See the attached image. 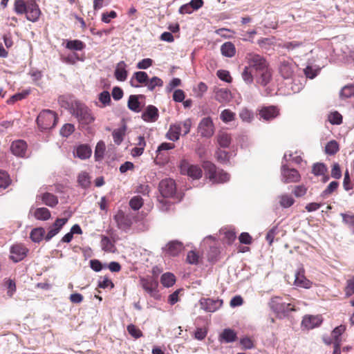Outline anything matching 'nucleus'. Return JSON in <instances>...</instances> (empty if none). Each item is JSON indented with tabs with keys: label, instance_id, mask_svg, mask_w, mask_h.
Masks as SVG:
<instances>
[{
	"label": "nucleus",
	"instance_id": "59",
	"mask_svg": "<svg viewBox=\"0 0 354 354\" xmlns=\"http://www.w3.org/2000/svg\"><path fill=\"white\" fill-rule=\"evenodd\" d=\"M199 256L194 250H191L187 253L186 261L189 264H196L198 262Z\"/></svg>",
	"mask_w": 354,
	"mask_h": 354
},
{
	"label": "nucleus",
	"instance_id": "6",
	"mask_svg": "<svg viewBox=\"0 0 354 354\" xmlns=\"http://www.w3.org/2000/svg\"><path fill=\"white\" fill-rule=\"evenodd\" d=\"M204 169L209 180L214 183H222L229 180L230 175L222 169H217L210 162L204 163Z\"/></svg>",
	"mask_w": 354,
	"mask_h": 354
},
{
	"label": "nucleus",
	"instance_id": "48",
	"mask_svg": "<svg viewBox=\"0 0 354 354\" xmlns=\"http://www.w3.org/2000/svg\"><path fill=\"white\" fill-rule=\"evenodd\" d=\"M339 151V145L335 140H330L325 147V151L328 155H334Z\"/></svg>",
	"mask_w": 354,
	"mask_h": 354
},
{
	"label": "nucleus",
	"instance_id": "21",
	"mask_svg": "<svg viewBox=\"0 0 354 354\" xmlns=\"http://www.w3.org/2000/svg\"><path fill=\"white\" fill-rule=\"evenodd\" d=\"M10 150L15 156L24 158L26 154L27 144L21 140H15L12 142Z\"/></svg>",
	"mask_w": 354,
	"mask_h": 354
},
{
	"label": "nucleus",
	"instance_id": "38",
	"mask_svg": "<svg viewBox=\"0 0 354 354\" xmlns=\"http://www.w3.org/2000/svg\"><path fill=\"white\" fill-rule=\"evenodd\" d=\"M126 130H127L126 126L123 125L122 127H121L118 129H116L113 131L112 135H113V141L116 145H119L120 144H121V142H122V140L124 139V136L125 135Z\"/></svg>",
	"mask_w": 354,
	"mask_h": 354
},
{
	"label": "nucleus",
	"instance_id": "56",
	"mask_svg": "<svg viewBox=\"0 0 354 354\" xmlns=\"http://www.w3.org/2000/svg\"><path fill=\"white\" fill-rule=\"evenodd\" d=\"M328 120L333 124H340L342 122V116L337 111H335L328 115Z\"/></svg>",
	"mask_w": 354,
	"mask_h": 354
},
{
	"label": "nucleus",
	"instance_id": "57",
	"mask_svg": "<svg viewBox=\"0 0 354 354\" xmlns=\"http://www.w3.org/2000/svg\"><path fill=\"white\" fill-rule=\"evenodd\" d=\"M216 75L220 80H221L222 81H224L225 82L230 83L232 80V78L230 73L228 71L218 70L216 72Z\"/></svg>",
	"mask_w": 354,
	"mask_h": 354
},
{
	"label": "nucleus",
	"instance_id": "18",
	"mask_svg": "<svg viewBox=\"0 0 354 354\" xmlns=\"http://www.w3.org/2000/svg\"><path fill=\"white\" fill-rule=\"evenodd\" d=\"M296 68L295 64L292 60H283L279 66V73L285 79L290 78Z\"/></svg>",
	"mask_w": 354,
	"mask_h": 354
},
{
	"label": "nucleus",
	"instance_id": "16",
	"mask_svg": "<svg viewBox=\"0 0 354 354\" xmlns=\"http://www.w3.org/2000/svg\"><path fill=\"white\" fill-rule=\"evenodd\" d=\"M176 190V183L172 179H164L159 184V191L164 198L172 197Z\"/></svg>",
	"mask_w": 354,
	"mask_h": 354
},
{
	"label": "nucleus",
	"instance_id": "36",
	"mask_svg": "<svg viewBox=\"0 0 354 354\" xmlns=\"http://www.w3.org/2000/svg\"><path fill=\"white\" fill-rule=\"evenodd\" d=\"M239 116L241 121L245 123H251L254 118L253 111L245 107L240 110Z\"/></svg>",
	"mask_w": 354,
	"mask_h": 354
},
{
	"label": "nucleus",
	"instance_id": "37",
	"mask_svg": "<svg viewBox=\"0 0 354 354\" xmlns=\"http://www.w3.org/2000/svg\"><path fill=\"white\" fill-rule=\"evenodd\" d=\"M283 160L286 162H292L296 165H300L303 161L302 158L297 154V152L293 153L290 151L285 153Z\"/></svg>",
	"mask_w": 354,
	"mask_h": 354
},
{
	"label": "nucleus",
	"instance_id": "26",
	"mask_svg": "<svg viewBox=\"0 0 354 354\" xmlns=\"http://www.w3.org/2000/svg\"><path fill=\"white\" fill-rule=\"evenodd\" d=\"M73 153L75 157L81 160H85L91 157L92 150L87 145H80L75 148Z\"/></svg>",
	"mask_w": 354,
	"mask_h": 354
},
{
	"label": "nucleus",
	"instance_id": "29",
	"mask_svg": "<svg viewBox=\"0 0 354 354\" xmlns=\"http://www.w3.org/2000/svg\"><path fill=\"white\" fill-rule=\"evenodd\" d=\"M100 246L105 252L115 253L117 250L114 243L105 235L101 236Z\"/></svg>",
	"mask_w": 354,
	"mask_h": 354
},
{
	"label": "nucleus",
	"instance_id": "44",
	"mask_svg": "<svg viewBox=\"0 0 354 354\" xmlns=\"http://www.w3.org/2000/svg\"><path fill=\"white\" fill-rule=\"evenodd\" d=\"M84 47L85 44L78 39L67 41L66 44V48L73 50H82Z\"/></svg>",
	"mask_w": 354,
	"mask_h": 354
},
{
	"label": "nucleus",
	"instance_id": "25",
	"mask_svg": "<svg viewBox=\"0 0 354 354\" xmlns=\"http://www.w3.org/2000/svg\"><path fill=\"white\" fill-rule=\"evenodd\" d=\"M322 318L318 315H307L304 317L301 325L306 329H312L316 326H318L322 323Z\"/></svg>",
	"mask_w": 354,
	"mask_h": 354
},
{
	"label": "nucleus",
	"instance_id": "34",
	"mask_svg": "<svg viewBox=\"0 0 354 354\" xmlns=\"http://www.w3.org/2000/svg\"><path fill=\"white\" fill-rule=\"evenodd\" d=\"M217 142L220 147L227 148L232 142L231 135L225 131H220L217 135Z\"/></svg>",
	"mask_w": 354,
	"mask_h": 354
},
{
	"label": "nucleus",
	"instance_id": "30",
	"mask_svg": "<svg viewBox=\"0 0 354 354\" xmlns=\"http://www.w3.org/2000/svg\"><path fill=\"white\" fill-rule=\"evenodd\" d=\"M326 171L327 167L324 163L317 162L313 165L312 173L317 176H322L324 182H326L329 179V177L326 176Z\"/></svg>",
	"mask_w": 354,
	"mask_h": 354
},
{
	"label": "nucleus",
	"instance_id": "52",
	"mask_svg": "<svg viewBox=\"0 0 354 354\" xmlns=\"http://www.w3.org/2000/svg\"><path fill=\"white\" fill-rule=\"evenodd\" d=\"M10 182L11 180L8 174L0 170V187L6 189L10 184Z\"/></svg>",
	"mask_w": 354,
	"mask_h": 354
},
{
	"label": "nucleus",
	"instance_id": "10",
	"mask_svg": "<svg viewBox=\"0 0 354 354\" xmlns=\"http://www.w3.org/2000/svg\"><path fill=\"white\" fill-rule=\"evenodd\" d=\"M133 216L129 213H125L122 210H118L113 216L118 227L123 231H127L133 223Z\"/></svg>",
	"mask_w": 354,
	"mask_h": 354
},
{
	"label": "nucleus",
	"instance_id": "58",
	"mask_svg": "<svg viewBox=\"0 0 354 354\" xmlns=\"http://www.w3.org/2000/svg\"><path fill=\"white\" fill-rule=\"evenodd\" d=\"M127 331L134 338H139L142 335L141 330L133 324L127 326Z\"/></svg>",
	"mask_w": 354,
	"mask_h": 354
},
{
	"label": "nucleus",
	"instance_id": "50",
	"mask_svg": "<svg viewBox=\"0 0 354 354\" xmlns=\"http://www.w3.org/2000/svg\"><path fill=\"white\" fill-rule=\"evenodd\" d=\"M340 95L341 97L346 98L354 96V85L348 84L344 86L341 90Z\"/></svg>",
	"mask_w": 354,
	"mask_h": 354
},
{
	"label": "nucleus",
	"instance_id": "13",
	"mask_svg": "<svg viewBox=\"0 0 354 354\" xmlns=\"http://www.w3.org/2000/svg\"><path fill=\"white\" fill-rule=\"evenodd\" d=\"M28 252V249L23 244H14L10 249V258L15 263L19 262L26 257Z\"/></svg>",
	"mask_w": 354,
	"mask_h": 354
},
{
	"label": "nucleus",
	"instance_id": "62",
	"mask_svg": "<svg viewBox=\"0 0 354 354\" xmlns=\"http://www.w3.org/2000/svg\"><path fill=\"white\" fill-rule=\"evenodd\" d=\"M303 46V43L298 41H292L286 42L283 44V47L288 50H294Z\"/></svg>",
	"mask_w": 354,
	"mask_h": 354
},
{
	"label": "nucleus",
	"instance_id": "42",
	"mask_svg": "<svg viewBox=\"0 0 354 354\" xmlns=\"http://www.w3.org/2000/svg\"><path fill=\"white\" fill-rule=\"evenodd\" d=\"M236 118V113L229 109H224L221 112L220 119L224 123H229L234 121Z\"/></svg>",
	"mask_w": 354,
	"mask_h": 354
},
{
	"label": "nucleus",
	"instance_id": "24",
	"mask_svg": "<svg viewBox=\"0 0 354 354\" xmlns=\"http://www.w3.org/2000/svg\"><path fill=\"white\" fill-rule=\"evenodd\" d=\"M214 92V98L219 103L226 104L232 98L231 91L229 89L216 88Z\"/></svg>",
	"mask_w": 354,
	"mask_h": 354
},
{
	"label": "nucleus",
	"instance_id": "32",
	"mask_svg": "<svg viewBox=\"0 0 354 354\" xmlns=\"http://www.w3.org/2000/svg\"><path fill=\"white\" fill-rule=\"evenodd\" d=\"M236 339V333L230 328L224 329L219 335V341L221 342L230 343Z\"/></svg>",
	"mask_w": 354,
	"mask_h": 354
},
{
	"label": "nucleus",
	"instance_id": "17",
	"mask_svg": "<svg viewBox=\"0 0 354 354\" xmlns=\"http://www.w3.org/2000/svg\"><path fill=\"white\" fill-rule=\"evenodd\" d=\"M294 284L297 287L306 289L310 288L312 286V282L305 277V270L302 265L298 268L297 271L295 273Z\"/></svg>",
	"mask_w": 354,
	"mask_h": 354
},
{
	"label": "nucleus",
	"instance_id": "43",
	"mask_svg": "<svg viewBox=\"0 0 354 354\" xmlns=\"http://www.w3.org/2000/svg\"><path fill=\"white\" fill-rule=\"evenodd\" d=\"M160 281L165 287L169 288L174 284L176 278L173 274L167 272L161 276Z\"/></svg>",
	"mask_w": 354,
	"mask_h": 354
},
{
	"label": "nucleus",
	"instance_id": "22",
	"mask_svg": "<svg viewBox=\"0 0 354 354\" xmlns=\"http://www.w3.org/2000/svg\"><path fill=\"white\" fill-rule=\"evenodd\" d=\"M68 219L66 218H57L53 225L49 227V230L45 236V239L48 241L58 234L62 227L66 223Z\"/></svg>",
	"mask_w": 354,
	"mask_h": 354
},
{
	"label": "nucleus",
	"instance_id": "40",
	"mask_svg": "<svg viewBox=\"0 0 354 354\" xmlns=\"http://www.w3.org/2000/svg\"><path fill=\"white\" fill-rule=\"evenodd\" d=\"M162 86L163 81L160 78L154 76L150 79L148 78L145 86H146L149 91H153L156 87H162Z\"/></svg>",
	"mask_w": 354,
	"mask_h": 354
},
{
	"label": "nucleus",
	"instance_id": "14",
	"mask_svg": "<svg viewBox=\"0 0 354 354\" xmlns=\"http://www.w3.org/2000/svg\"><path fill=\"white\" fill-rule=\"evenodd\" d=\"M272 78V74L269 66L263 70L254 74V80L255 79L256 85L266 87L269 84Z\"/></svg>",
	"mask_w": 354,
	"mask_h": 354
},
{
	"label": "nucleus",
	"instance_id": "61",
	"mask_svg": "<svg viewBox=\"0 0 354 354\" xmlns=\"http://www.w3.org/2000/svg\"><path fill=\"white\" fill-rule=\"evenodd\" d=\"M75 130V127L71 124H64L60 130V133L64 137H68L70 136Z\"/></svg>",
	"mask_w": 354,
	"mask_h": 354
},
{
	"label": "nucleus",
	"instance_id": "27",
	"mask_svg": "<svg viewBox=\"0 0 354 354\" xmlns=\"http://www.w3.org/2000/svg\"><path fill=\"white\" fill-rule=\"evenodd\" d=\"M127 64L124 61L118 62L115 66L114 75L117 80L124 82L127 78Z\"/></svg>",
	"mask_w": 354,
	"mask_h": 354
},
{
	"label": "nucleus",
	"instance_id": "45",
	"mask_svg": "<svg viewBox=\"0 0 354 354\" xmlns=\"http://www.w3.org/2000/svg\"><path fill=\"white\" fill-rule=\"evenodd\" d=\"M105 149L106 146L104 142L100 141L97 143L94 153L95 160L98 161L103 158Z\"/></svg>",
	"mask_w": 354,
	"mask_h": 354
},
{
	"label": "nucleus",
	"instance_id": "35",
	"mask_svg": "<svg viewBox=\"0 0 354 354\" xmlns=\"http://www.w3.org/2000/svg\"><path fill=\"white\" fill-rule=\"evenodd\" d=\"M142 97V95H130L128 100V108L136 113H138L141 111L140 103L139 102V98Z\"/></svg>",
	"mask_w": 354,
	"mask_h": 354
},
{
	"label": "nucleus",
	"instance_id": "5",
	"mask_svg": "<svg viewBox=\"0 0 354 354\" xmlns=\"http://www.w3.org/2000/svg\"><path fill=\"white\" fill-rule=\"evenodd\" d=\"M191 127L192 120L189 118L171 124L167 133V138L171 141H177L180 136H185L189 133Z\"/></svg>",
	"mask_w": 354,
	"mask_h": 354
},
{
	"label": "nucleus",
	"instance_id": "41",
	"mask_svg": "<svg viewBox=\"0 0 354 354\" xmlns=\"http://www.w3.org/2000/svg\"><path fill=\"white\" fill-rule=\"evenodd\" d=\"M34 216L37 220L46 221L50 218V212L46 207L37 208L33 212Z\"/></svg>",
	"mask_w": 354,
	"mask_h": 354
},
{
	"label": "nucleus",
	"instance_id": "63",
	"mask_svg": "<svg viewBox=\"0 0 354 354\" xmlns=\"http://www.w3.org/2000/svg\"><path fill=\"white\" fill-rule=\"evenodd\" d=\"M153 64V60L150 58H145L138 62L136 67L138 69H147Z\"/></svg>",
	"mask_w": 354,
	"mask_h": 354
},
{
	"label": "nucleus",
	"instance_id": "15",
	"mask_svg": "<svg viewBox=\"0 0 354 354\" xmlns=\"http://www.w3.org/2000/svg\"><path fill=\"white\" fill-rule=\"evenodd\" d=\"M201 308L206 312L214 313L223 306V300L212 298H201L199 301Z\"/></svg>",
	"mask_w": 354,
	"mask_h": 354
},
{
	"label": "nucleus",
	"instance_id": "11",
	"mask_svg": "<svg viewBox=\"0 0 354 354\" xmlns=\"http://www.w3.org/2000/svg\"><path fill=\"white\" fill-rule=\"evenodd\" d=\"M180 171L193 179H198L202 176V169L198 165H192L186 160H183L180 165Z\"/></svg>",
	"mask_w": 354,
	"mask_h": 354
},
{
	"label": "nucleus",
	"instance_id": "54",
	"mask_svg": "<svg viewBox=\"0 0 354 354\" xmlns=\"http://www.w3.org/2000/svg\"><path fill=\"white\" fill-rule=\"evenodd\" d=\"M344 292L346 297H350L354 294V277L346 281Z\"/></svg>",
	"mask_w": 354,
	"mask_h": 354
},
{
	"label": "nucleus",
	"instance_id": "7",
	"mask_svg": "<svg viewBox=\"0 0 354 354\" xmlns=\"http://www.w3.org/2000/svg\"><path fill=\"white\" fill-rule=\"evenodd\" d=\"M57 120L56 113L48 109L41 111L37 118V124L42 130H48L53 128Z\"/></svg>",
	"mask_w": 354,
	"mask_h": 354
},
{
	"label": "nucleus",
	"instance_id": "28",
	"mask_svg": "<svg viewBox=\"0 0 354 354\" xmlns=\"http://www.w3.org/2000/svg\"><path fill=\"white\" fill-rule=\"evenodd\" d=\"M146 122H151L156 121L158 118V109L152 105L149 106L142 115Z\"/></svg>",
	"mask_w": 354,
	"mask_h": 354
},
{
	"label": "nucleus",
	"instance_id": "1",
	"mask_svg": "<svg viewBox=\"0 0 354 354\" xmlns=\"http://www.w3.org/2000/svg\"><path fill=\"white\" fill-rule=\"evenodd\" d=\"M247 65L244 67L241 73L243 82L250 85L254 82V74L268 66L266 59L261 55L250 53L245 56Z\"/></svg>",
	"mask_w": 354,
	"mask_h": 354
},
{
	"label": "nucleus",
	"instance_id": "64",
	"mask_svg": "<svg viewBox=\"0 0 354 354\" xmlns=\"http://www.w3.org/2000/svg\"><path fill=\"white\" fill-rule=\"evenodd\" d=\"M98 286L101 288H106L109 286L113 288V283L108 277H104L100 279L98 281Z\"/></svg>",
	"mask_w": 354,
	"mask_h": 354
},
{
	"label": "nucleus",
	"instance_id": "33",
	"mask_svg": "<svg viewBox=\"0 0 354 354\" xmlns=\"http://www.w3.org/2000/svg\"><path fill=\"white\" fill-rule=\"evenodd\" d=\"M37 199H41L45 205L49 207H55L58 203L57 197L48 192L37 196Z\"/></svg>",
	"mask_w": 354,
	"mask_h": 354
},
{
	"label": "nucleus",
	"instance_id": "3",
	"mask_svg": "<svg viewBox=\"0 0 354 354\" xmlns=\"http://www.w3.org/2000/svg\"><path fill=\"white\" fill-rule=\"evenodd\" d=\"M268 304L270 309L279 319H283L288 316L290 312L296 310L289 300L286 301L283 298L278 296L272 297Z\"/></svg>",
	"mask_w": 354,
	"mask_h": 354
},
{
	"label": "nucleus",
	"instance_id": "49",
	"mask_svg": "<svg viewBox=\"0 0 354 354\" xmlns=\"http://www.w3.org/2000/svg\"><path fill=\"white\" fill-rule=\"evenodd\" d=\"M345 330L346 327L343 325L336 327L331 333L330 341L338 340L339 342H342L341 335L345 331Z\"/></svg>",
	"mask_w": 354,
	"mask_h": 354
},
{
	"label": "nucleus",
	"instance_id": "55",
	"mask_svg": "<svg viewBox=\"0 0 354 354\" xmlns=\"http://www.w3.org/2000/svg\"><path fill=\"white\" fill-rule=\"evenodd\" d=\"M174 148V145L173 143L169 142H163L161 145H160L156 151V157L163 155L162 151H168L170 149H172Z\"/></svg>",
	"mask_w": 354,
	"mask_h": 354
},
{
	"label": "nucleus",
	"instance_id": "39",
	"mask_svg": "<svg viewBox=\"0 0 354 354\" xmlns=\"http://www.w3.org/2000/svg\"><path fill=\"white\" fill-rule=\"evenodd\" d=\"M280 205L288 208L294 204L295 200L290 194H283L278 196Z\"/></svg>",
	"mask_w": 354,
	"mask_h": 354
},
{
	"label": "nucleus",
	"instance_id": "2",
	"mask_svg": "<svg viewBox=\"0 0 354 354\" xmlns=\"http://www.w3.org/2000/svg\"><path fill=\"white\" fill-rule=\"evenodd\" d=\"M14 11L18 15L26 14L27 20L36 22L41 15V10L35 0H15Z\"/></svg>",
	"mask_w": 354,
	"mask_h": 354
},
{
	"label": "nucleus",
	"instance_id": "51",
	"mask_svg": "<svg viewBox=\"0 0 354 354\" xmlns=\"http://www.w3.org/2000/svg\"><path fill=\"white\" fill-rule=\"evenodd\" d=\"M143 205V200L140 196H133L129 201L131 209L138 210Z\"/></svg>",
	"mask_w": 354,
	"mask_h": 354
},
{
	"label": "nucleus",
	"instance_id": "20",
	"mask_svg": "<svg viewBox=\"0 0 354 354\" xmlns=\"http://www.w3.org/2000/svg\"><path fill=\"white\" fill-rule=\"evenodd\" d=\"M183 249V243L178 241H171L162 248L163 251L170 256L178 255Z\"/></svg>",
	"mask_w": 354,
	"mask_h": 354
},
{
	"label": "nucleus",
	"instance_id": "12",
	"mask_svg": "<svg viewBox=\"0 0 354 354\" xmlns=\"http://www.w3.org/2000/svg\"><path fill=\"white\" fill-rule=\"evenodd\" d=\"M198 132L201 136L210 138L214 133V124L210 117L203 118L198 126Z\"/></svg>",
	"mask_w": 354,
	"mask_h": 354
},
{
	"label": "nucleus",
	"instance_id": "8",
	"mask_svg": "<svg viewBox=\"0 0 354 354\" xmlns=\"http://www.w3.org/2000/svg\"><path fill=\"white\" fill-rule=\"evenodd\" d=\"M300 179L301 176L297 169L290 168L286 164L282 163L281 167V180L283 183H297Z\"/></svg>",
	"mask_w": 354,
	"mask_h": 354
},
{
	"label": "nucleus",
	"instance_id": "23",
	"mask_svg": "<svg viewBox=\"0 0 354 354\" xmlns=\"http://www.w3.org/2000/svg\"><path fill=\"white\" fill-rule=\"evenodd\" d=\"M149 77L146 72L144 71H138L135 72L131 80L130 84L131 86L135 88H138L140 85L145 86L146 82H147Z\"/></svg>",
	"mask_w": 354,
	"mask_h": 354
},
{
	"label": "nucleus",
	"instance_id": "31",
	"mask_svg": "<svg viewBox=\"0 0 354 354\" xmlns=\"http://www.w3.org/2000/svg\"><path fill=\"white\" fill-rule=\"evenodd\" d=\"M221 52L223 56L231 58L236 54L235 46L230 41L225 42L221 46Z\"/></svg>",
	"mask_w": 354,
	"mask_h": 354
},
{
	"label": "nucleus",
	"instance_id": "47",
	"mask_svg": "<svg viewBox=\"0 0 354 354\" xmlns=\"http://www.w3.org/2000/svg\"><path fill=\"white\" fill-rule=\"evenodd\" d=\"M77 181L79 185L84 188L88 187L91 184L90 177L85 171L81 172L79 174Z\"/></svg>",
	"mask_w": 354,
	"mask_h": 354
},
{
	"label": "nucleus",
	"instance_id": "60",
	"mask_svg": "<svg viewBox=\"0 0 354 354\" xmlns=\"http://www.w3.org/2000/svg\"><path fill=\"white\" fill-rule=\"evenodd\" d=\"M99 100L104 106L109 105L111 102L110 94L108 91H104L99 94Z\"/></svg>",
	"mask_w": 354,
	"mask_h": 354
},
{
	"label": "nucleus",
	"instance_id": "9",
	"mask_svg": "<svg viewBox=\"0 0 354 354\" xmlns=\"http://www.w3.org/2000/svg\"><path fill=\"white\" fill-rule=\"evenodd\" d=\"M139 283L143 290L151 297H153L156 299L158 298V282L156 279L152 277H140Z\"/></svg>",
	"mask_w": 354,
	"mask_h": 354
},
{
	"label": "nucleus",
	"instance_id": "4",
	"mask_svg": "<svg viewBox=\"0 0 354 354\" xmlns=\"http://www.w3.org/2000/svg\"><path fill=\"white\" fill-rule=\"evenodd\" d=\"M71 113L82 124H89L95 120L91 110L85 104L75 102L71 106Z\"/></svg>",
	"mask_w": 354,
	"mask_h": 354
},
{
	"label": "nucleus",
	"instance_id": "19",
	"mask_svg": "<svg viewBox=\"0 0 354 354\" xmlns=\"http://www.w3.org/2000/svg\"><path fill=\"white\" fill-rule=\"evenodd\" d=\"M279 114V109L275 106H268L261 108L259 111L260 118L269 121L277 118Z\"/></svg>",
	"mask_w": 354,
	"mask_h": 354
},
{
	"label": "nucleus",
	"instance_id": "46",
	"mask_svg": "<svg viewBox=\"0 0 354 354\" xmlns=\"http://www.w3.org/2000/svg\"><path fill=\"white\" fill-rule=\"evenodd\" d=\"M45 230L43 227L33 229L30 232V238L34 242H39L44 236Z\"/></svg>",
	"mask_w": 354,
	"mask_h": 354
},
{
	"label": "nucleus",
	"instance_id": "53",
	"mask_svg": "<svg viewBox=\"0 0 354 354\" xmlns=\"http://www.w3.org/2000/svg\"><path fill=\"white\" fill-rule=\"evenodd\" d=\"M338 183L336 181H332L327 186V187L322 192V196L326 197L328 195L331 194L334 191H335L338 187Z\"/></svg>",
	"mask_w": 354,
	"mask_h": 354
}]
</instances>
